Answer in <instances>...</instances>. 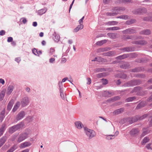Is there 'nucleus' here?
<instances>
[{
    "instance_id": "4468645a",
    "label": "nucleus",
    "mask_w": 152,
    "mask_h": 152,
    "mask_svg": "<svg viewBox=\"0 0 152 152\" xmlns=\"http://www.w3.org/2000/svg\"><path fill=\"white\" fill-rule=\"evenodd\" d=\"M53 38L55 41L56 42H58L60 39L59 36L55 32L53 34Z\"/></svg>"
},
{
    "instance_id": "0e129e2a",
    "label": "nucleus",
    "mask_w": 152,
    "mask_h": 152,
    "mask_svg": "<svg viewBox=\"0 0 152 152\" xmlns=\"http://www.w3.org/2000/svg\"><path fill=\"white\" fill-rule=\"evenodd\" d=\"M0 83L3 85H4L5 83L4 80L2 79H0Z\"/></svg>"
},
{
    "instance_id": "49530a36",
    "label": "nucleus",
    "mask_w": 152,
    "mask_h": 152,
    "mask_svg": "<svg viewBox=\"0 0 152 152\" xmlns=\"http://www.w3.org/2000/svg\"><path fill=\"white\" fill-rule=\"evenodd\" d=\"M152 145L151 143H150L147 144L146 146V148L148 150H152V148L151 146Z\"/></svg>"
},
{
    "instance_id": "c756f323",
    "label": "nucleus",
    "mask_w": 152,
    "mask_h": 152,
    "mask_svg": "<svg viewBox=\"0 0 152 152\" xmlns=\"http://www.w3.org/2000/svg\"><path fill=\"white\" fill-rule=\"evenodd\" d=\"M136 96H133L129 97L125 100L126 102H131L136 99Z\"/></svg>"
},
{
    "instance_id": "4be33fe9",
    "label": "nucleus",
    "mask_w": 152,
    "mask_h": 152,
    "mask_svg": "<svg viewBox=\"0 0 152 152\" xmlns=\"http://www.w3.org/2000/svg\"><path fill=\"white\" fill-rule=\"evenodd\" d=\"M20 105V103L19 102H17L14 106L12 110V111L13 112H15L19 107Z\"/></svg>"
},
{
    "instance_id": "2eb2a0df",
    "label": "nucleus",
    "mask_w": 152,
    "mask_h": 152,
    "mask_svg": "<svg viewBox=\"0 0 152 152\" xmlns=\"http://www.w3.org/2000/svg\"><path fill=\"white\" fill-rule=\"evenodd\" d=\"M151 33V31L149 29H145L140 31V34H141L148 35Z\"/></svg>"
},
{
    "instance_id": "5701e85b",
    "label": "nucleus",
    "mask_w": 152,
    "mask_h": 152,
    "mask_svg": "<svg viewBox=\"0 0 152 152\" xmlns=\"http://www.w3.org/2000/svg\"><path fill=\"white\" fill-rule=\"evenodd\" d=\"M107 35L110 38L113 39H115L116 37L117 34L114 33H108Z\"/></svg>"
},
{
    "instance_id": "09e8293b",
    "label": "nucleus",
    "mask_w": 152,
    "mask_h": 152,
    "mask_svg": "<svg viewBox=\"0 0 152 152\" xmlns=\"http://www.w3.org/2000/svg\"><path fill=\"white\" fill-rule=\"evenodd\" d=\"M124 51L129 52L132 51V50L131 48L129 47H126L124 49Z\"/></svg>"
},
{
    "instance_id": "8fccbe9b",
    "label": "nucleus",
    "mask_w": 152,
    "mask_h": 152,
    "mask_svg": "<svg viewBox=\"0 0 152 152\" xmlns=\"http://www.w3.org/2000/svg\"><path fill=\"white\" fill-rule=\"evenodd\" d=\"M84 16H83L80 19L79 21V23L80 25L83 24V20H84Z\"/></svg>"
},
{
    "instance_id": "f03ea898",
    "label": "nucleus",
    "mask_w": 152,
    "mask_h": 152,
    "mask_svg": "<svg viewBox=\"0 0 152 152\" xmlns=\"http://www.w3.org/2000/svg\"><path fill=\"white\" fill-rule=\"evenodd\" d=\"M148 116V114H145L142 115V116L140 117L137 116L134 117H132L128 119V121L129 124H131L137 121L138 120H142L144 119Z\"/></svg>"
},
{
    "instance_id": "c85d7f7f",
    "label": "nucleus",
    "mask_w": 152,
    "mask_h": 152,
    "mask_svg": "<svg viewBox=\"0 0 152 152\" xmlns=\"http://www.w3.org/2000/svg\"><path fill=\"white\" fill-rule=\"evenodd\" d=\"M13 102L12 101H10L7 107V109L8 110L10 111L11 110L13 106Z\"/></svg>"
},
{
    "instance_id": "bf43d9fd",
    "label": "nucleus",
    "mask_w": 152,
    "mask_h": 152,
    "mask_svg": "<svg viewBox=\"0 0 152 152\" xmlns=\"http://www.w3.org/2000/svg\"><path fill=\"white\" fill-rule=\"evenodd\" d=\"M32 52L33 54L36 55V54L37 53V50L35 48H34L32 50Z\"/></svg>"
},
{
    "instance_id": "f8f14e48",
    "label": "nucleus",
    "mask_w": 152,
    "mask_h": 152,
    "mask_svg": "<svg viewBox=\"0 0 152 152\" xmlns=\"http://www.w3.org/2000/svg\"><path fill=\"white\" fill-rule=\"evenodd\" d=\"M139 131L137 129H133L130 132V134L132 136H134L138 134Z\"/></svg>"
},
{
    "instance_id": "603ef678",
    "label": "nucleus",
    "mask_w": 152,
    "mask_h": 152,
    "mask_svg": "<svg viewBox=\"0 0 152 152\" xmlns=\"http://www.w3.org/2000/svg\"><path fill=\"white\" fill-rule=\"evenodd\" d=\"M143 20L146 21H150V17H145L143 18Z\"/></svg>"
},
{
    "instance_id": "7c9ffc66",
    "label": "nucleus",
    "mask_w": 152,
    "mask_h": 152,
    "mask_svg": "<svg viewBox=\"0 0 152 152\" xmlns=\"http://www.w3.org/2000/svg\"><path fill=\"white\" fill-rule=\"evenodd\" d=\"M5 129V125L3 124L0 129V136L2 135Z\"/></svg>"
},
{
    "instance_id": "f257e3e1",
    "label": "nucleus",
    "mask_w": 152,
    "mask_h": 152,
    "mask_svg": "<svg viewBox=\"0 0 152 152\" xmlns=\"http://www.w3.org/2000/svg\"><path fill=\"white\" fill-rule=\"evenodd\" d=\"M125 8L123 7H115L113 9V12H107L106 15L107 16H114L120 13L121 11L125 10Z\"/></svg>"
},
{
    "instance_id": "f704fd0d",
    "label": "nucleus",
    "mask_w": 152,
    "mask_h": 152,
    "mask_svg": "<svg viewBox=\"0 0 152 152\" xmlns=\"http://www.w3.org/2000/svg\"><path fill=\"white\" fill-rule=\"evenodd\" d=\"M118 22L114 21L108 22L107 23V24L109 25H116L118 24Z\"/></svg>"
},
{
    "instance_id": "79ce46f5",
    "label": "nucleus",
    "mask_w": 152,
    "mask_h": 152,
    "mask_svg": "<svg viewBox=\"0 0 152 152\" xmlns=\"http://www.w3.org/2000/svg\"><path fill=\"white\" fill-rule=\"evenodd\" d=\"M33 119V117L31 116H29L26 118V120L29 122L32 121Z\"/></svg>"
},
{
    "instance_id": "9d476101",
    "label": "nucleus",
    "mask_w": 152,
    "mask_h": 152,
    "mask_svg": "<svg viewBox=\"0 0 152 152\" xmlns=\"http://www.w3.org/2000/svg\"><path fill=\"white\" fill-rule=\"evenodd\" d=\"M31 144V143L30 142H25L23 143H21L19 147L20 148H23L28 147L30 146Z\"/></svg>"
},
{
    "instance_id": "338daca9",
    "label": "nucleus",
    "mask_w": 152,
    "mask_h": 152,
    "mask_svg": "<svg viewBox=\"0 0 152 152\" xmlns=\"http://www.w3.org/2000/svg\"><path fill=\"white\" fill-rule=\"evenodd\" d=\"M66 60L65 58H64L61 59V62L62 63H65L66 61Z\"/></svg>"
},
{
    "instance_id": "a18cd8bd",
    "label": "nucleus",
    "mask_w": 152,
    "mask_h": 152,
    "mask_svg": "<svg viewBox=\"0 0 152 152\" xmlns=\"http://www.w3.org/2000/svg\"><path fill=\"white\" fill-rule=\"evenodd\" d=\"M68 79V78L67 77H65L62 80V82H59V88L61 87V85H62V83L63 82H64L66 80H67Z\"/></svg>"
},
{
    "instance_id": "ea45409f",
    "label": "nucleus",
    "mask_w": 152,
    "mask_h": 152,
    "mask_svg": "<svg viewBox=\"0 0 152 152\" xmlns=\"http://www.w3.org/2000/svg\"><path fill=\"white\" fill-rule=\"evenodd\" d=\"M113 53L111 51H109L108 52H107V53H103V55L104 56H110L112 55Z\"/></svg>"
},
{
    "instance_id": "bb28decb",
    "label": "nucleus",
    "mask_w": 152,
    "mask_h": 152,
    "mask_svg": "<svg viewBox=\"0 0 152 152\" xmlns=\"http://www.w3.org/2000/svg\"><path fill=\"white\" fill-rule=\"evenodd\" d=\"M150 140V139L148 137H145L144 138L141 142V144L142 145H145L147 142H148Z\"/></svg>"
},
{
    "instance_id": "a878e982",
    "label": "nucleus",
    "mask_w": 152,
    "mask_h": 152,
    "mask_svg": "<svg viewBox=\"0 0 152 152\" xmlns=\"http://www.w3.org/2000/svg\"><path fill=\"white\" fill-rule=\"evenodd\" d=\"M136 85V83L134 80H132L127 83L126 86H131Z\"/></svg>"
},
{
    "instance_id": "6e6552de",
    "label": "nucleus",
    "mask_w": 152,
    "mask_h": 152,
    "mask_svg": "<svg viewBox=\"0 0 152 152\" xmlns=\"http://www.w3.org/2000/svg\"><path fill=\"white\" fill-rule=\"evenodd\" d=\"M25 113L23 111L19 112L16 116V119L17 121L20 120L22 119L25 116Z\"/></svg>"
},
{
    "instance_id": "39448f33",
    "label": "nucleus",
    "mask_w": 152,
    "mask_h": 152,
    "mask_svg": "<svg viewBox=\"0 0 152 152\" xmlns=\"http://www.w3.org/2000/svg\"><path fill=\"white\" fill-rule=\"evenodd\" d=\"M28 133L26 132L20 134L17 139L18 142L20 143L25 140L28 137Z\"/></svg>"
},
{
    "instance_id": "4d7b16f0",
    "label": "nucleus",
    "mask_w": 152,
    "mask_h": 152,
    "mask_svg": "<svg viewBox=\"0 0 152 152\" xmlns=\"http://www.w3.org/2000/svg\"><path fill=\"white\" fill-rule=\"evenodd\" d=\"M15 61L18 63H19L21 61V59L19 57L16 58H15Z\"/></svg>"
},
{
    "instance_id": "6ab92c4d",
    "label": "nucleus",
    "mask_w": 152,
    "mask_h": 152,
    "mask_svg": "<svg viewBox=\"0 0 152 152\" xmlns=\"http://www.w3.org/2000/svg\"><path fill=\"white\" fill-rule=\"evenodd\" d=\"M124 110V109L123 108H120L119 109H117V110L114 111L113 113L114 115H117L122 112Z\"/></svg>"
},
{
    "instance_id": "20e7f679",
    "label": "nucleus",
    "mask_w": 152,
    "mask_h": 152,
    "mask_svg": "<svg viewBox=\"0 0 152 152\" xmlns=\"http://www.w3.org/2000/svg\"><path fill=\"white\" fill-rule=\"evenodd\" d=\"M147 12V9L144 7L139 8L133 11L134 14H143L146 13Z\"/></svg>"
},
{
    "instance_id": "aec40b11",
    "label": "nucleus",
    "mask_w": 152,
    "mask_h": 152,
    "mask_svg": "<svg viewBox=\"0 0 152 152\" xmlns=\"http://www.w3.org/2000/svg\"><path fill=\"white\" fill-rule=\"evenodd\" d=\"M146 104V102H142L140 103L137 106V109H140L142 107H144Z\"/></svg>"
},
{
    "instance_id": "c03bdc74",
    "label": "nucleus",
    "mask_w": 152,
    "mask_h": 152,
    "mask_svg": "<svg viewBox=\"0 0 152 152\" xmlns=\"http://www.w3.org/2000/svg\"><path fill=\"white\" fill-rule=\"evenodd\" d=\"M120 66L121 68L126 69L128 66V65L127 64H124L121 65H120Z\"/></svg>"
},
{
    "instance_id": "cd10ccee",
    "label": "nucleus",
    "mask_w": 152,
    "mask_h": 152,
    "mask_svg": "<svg viewBox=\"0 0 152 152\" xmlns=\"http://www.w3.org/2000/svg\"><path fill=\"white\" fill-rule=\"evenodd\" d=\"M120 27L117 26H115L113 27L108 28H107V30H109L111 31L113 30H117L120 29Z\"/></svg>"
},
{
    "instance_id": "72a5a7b5",
    "label": "nucleus",
    "mask_w": 152,
    "mask_h": 152,
    "mask_svg": "<svg viewBox=\"0 0 152 152\" xmlns=\"http://www.w3.org/2000/svg\"><path fill=\"white\" fill-rule=\"evenodd\" d=\"M5 95V91H1L0 94V101L3 100Z\"/></svg>"
},
{
    "instance_id": "f3484780",
    "label": "nucleus",
    "mask_w": 152,
    "mask_h": 152,
    "mask_svg": "<svg viewBox=\"0 0 152 152\" xmlns=\"http://www.w3.org/2000/svg\"><path fill=\"white\" fill-rule=\"evenodd\" d=\"M47 11V8H45L43 9L39 10L37 12L38 14L39 15H41L45 13Z\"/></svg>"
},
{
    "instance_id": "b1692460",
    "label": "nucleus",
    "mask_w": 152,
    "mask_h": 152,
    "mask_svg": "<svg viewBox=\"0 0 152 152\" xmlns=\"http://www.w3.org/2000/svg\"><path fill=\"white\" fill-rule=\"evenodd\" d=\"M150 132V131L147 128H144L143 129V132L142 134V136H144Z\"/></svg>"
},
{
    "instance_id": "393cba45",
    "label": "nucleus",
    "mask_w": 152,
    "mask_h": 152,
    "mask_svg": "<svg viewBox=\"0 0 152 152\" xmlns=\"http://www.w3.org/2000/svg\"><path fill=\"white\" fill-rule=\"evenodd\" d=\"M116 136L115 134L108 135L106 136V139L107 140H110L115 138Z\"/></svg>"
},
{
    "instance_id": "de8ad7c7",
    "label": "nucleus",
    "mask_w": 152,
    "mask_h": 152,
    "mask_svg": "<svg viewBox=\"0 0 152 152\" xmlns=\"http://www.w3.org/2000/svg\"><path fill=\"white\" fill-rule=\"evenodd\" d=\"M136 38H135L134 37L132 36H127L126 38L125 39H135Z\"/></svg>"
},
{
    "instance_id": "69168bd1",
    "label": "nucleus",
    "mask_w": 152,
    "mask_h": 152,
    "mask_svg": "<svg viewBox=\"0 0 152 152\" xmlns=\"http://www.w3.org/2000/svg\"><path fill=\"white\" fill-rule=\"evenodd\" d=\"M22 22L24 23H26L27 22V20L26 18H22Z\"/></svg>"
},
{
    "instance_id": "c9c22d12",
    "label": "nucleus",
    "mask_w": 152,
    "mask_h": 152,
    "mask_svg": "<svg viewBox=\"0 0 152 152\" xmlns=\"http://www.w3.org/2000/svg\"><path fill=\"white\" fill-rule=\"evenodd\" d=\"M59 88L60 96L63 99H64V95L63 93V91L61 87Z\"/></svg>"
},
{
    "instance_id": "3c124183",
    "label": "nucleus",
    "mask_w": 152,
    "mask_h": 152,
    "mask_svg": "<svg viewBox=\"0 0 152 152\" xmlns=\"http://www.w3.org/2000/svg\"><path fill=\"white\" fill-rule=\"evenodd\" d=\"M102 83L104 85H106L108 83L107 80L106 79H102Z\"/></svg>"
},
{
    "instance_id": "1a4fd4ad",
    "label": "nucleus",
    "mask_w": 152,
    "mask_h": 152,
    "mask_svg": "<svg viewBox=\"0 0 152 152\" xmlns=\"http://www.w3.org/2000/svg\"><path fill=\"white\" fill-rule=\"evenodd\" d=\"M136 32V31L135 29L131 28L127 29L123 31V33L125 34H133L135 33Z\"/></svg>"
},
{
    "instance_id": "6e6d98bb",
    "label": "nucleus",
    "mask_w": 152,
    "mask_h": 152,
    "mask_svg": "<svg viewBox=\"0 0 152 152\" xmlns=\"http://www.w3.org/2000/svg\"><path fill=\"white\" fill-rule=\"evenodd\" d=\"M87 80L88 82L87 83V84L88 85L90 84L91 83V80L90 78H87Z\"/></svg>"
},
{
    "instance_id": "473e14b6",
    "label": "nucleus",
    "mask_w": 152,
    "mask_h": 152,
    "mask_svg": "<svg viewBox=\"0 0 152 152\" xmlns=\"http://www.w3.org/2000/svg\"><path fill=\"white\" fill-rule=\"evenodd\" d=\"M128 57V55L127 54H124L122 55L118 56L117 57L118 59H122L126 58Z\"/></svg>"
},
{
    "instance_id": "423d86ee",
    "label": "nucleus",
    "mask_w": 152,
    "mask_h": 152,
    "mask_svg": "<svg viewBox=\"0 0 152 152\" xmlns=\"http://www.w3.org/2000/svg\"><path fill=\"white\" fill-rule=\"evenodd\" d=\"M22 126L21 124H18L10 128L9 132L10 133H12L16 130L20 129Z\"/></svg>"
},
{
    "instance_id": "e2e57ef3",
    "label": "nucleus",
    "mask_w": 152,
    "mask_h": 152,
    "mask_svg": "<svg viewBox=\"0 0 152 152\" xmlns=\"http://www.w3.org/2000/svg\"><path fill=\"white\" fill-rule=\"evenodd\" d=\"M120 97L119 96L115 97L113 99V101H115L118 100L120 99Z\"/></svg>"
},
{
    "instance_id": "4c0bfd02",
    "label": "nucleus",
    "mask_w": 152,
    "mask_h": 152,
    "mask_svg": "<svg viewBox=\"0 0 152 152\" xmlns=\"http://www.w3.org/2000/svg\"><path fill=\"white\" fill-rule=\"evenodd\" d=\"M17 148V146L16 145H14L7 152H12L15 150Z\"/></svg>"
},
{
    "instance_id": "dca6fc26",
    "label": "nucleus",
    "mask_w": 152,
    "mask_h": 152,
    "mask_svg": "<svg viewBox=\"0 0 152 152\" xmlns=\"http://www.w3.org/2000/svg\"><path fill=\"white\" fill-rule=\"evenodd\" d=\"M134 43L135 44L144 45L147 44V42L144 40H139L135 42Z\"/></svg>"
},
{
    "instance_id": "7ed1b4c3",
    "label": "nucleus",
    "mask_w": 152,
    "mask_h": 152,
    "mask_svg": "<svg viewBox=\"0 0 152 152\" xmlns=\"http://www.w3.org/2000/svg\"><path fill=\"white\" fill-rule=\"evenodd\" d=\"M84 130L85 133L89 139H91L95 135V132L92 130L89 129L86 127H85Z\"/></svg>"
},
{
    "instance_id": "774afa93",
    "label": "nucleus",
    "mask_w": 152,
    "mask_h": 152,
    "mask_svg": "<svg viewBox=\"0 0 152 152\" xmlns=\"http://www.w3.org/2000/svg\"><path fill=\"white\" fill-rule=\"evenodd\" d=\"M103 2L105 4L108 3L110 1V0H103Z\"/></svg>"
},
{
    "instance_id": "ddd939ff",
    "label": "nucleus",
    "mask_w": 152,
    "mask_h": 152,
    "mask_svg": "<svg viewBox=\"0 0 152 152\" xmlns=\"http://www.w3.org/2000/svg\"><path fill=\"white\" fill-rule=\"evenodd\" d=\"M75 124L76 127L78 129H80L83 127L82 123L80 121H76Z\"/></svg>"
},
{
    "instance_id": "5fc2aeb1",
    "label": "nucleus",
    "mask_w": 152,
    "mask_h": 152,
    "mask_svg": "<svg viewBox=\"0 0 152 152\" xmlns=\"http://www.w3.org/2000/svg\"><path fill=\"white\" fill-rule=\"evenodd\" d=\"M13 40V38L11 37H9L7 39V42H12Z\"/></svg>"
},
{
    "instance_id": "2f4dec72",
    "label": "nucleus",
    "mask_w": 152,
    "mask_h": 152,
    "mask_svg": "<svg viewBox=\"0 0 152 152\" xmlns=\"http://www.w3.org/2000/svg\"><path fill=\"white\" fill-rule=\"evenodd\" d=\"M107 42V40L104 39V40L101 41H99V42H97L96 43V44L97 45L100 46V45H102L103 44L106 43Z\"/></svg>"
},
{
    "instance_id": "13d9d810",
    "label": "nucleus",
    "mask_w": 152,
    "mask_h": 152,
    "mask_svg": "<svg viewBox=\"0 0 152 152\" xmlns=\"http://www.w3.org/2000/svg\"><path fill=\"white\" fill-rule=\"evenodd\" d=\"M119 1L121 2H131L132 1V0H119Z\"/></svg>"
},
{
    "instance_id": "412c9836",
    "label": "nucleus",
    "mask_w": 152,
    "mask_h": 152,
    "mask_svg": "<svg viewBox=\"0 0 152 152\" xmlns=\"http://www.w3.org/2000/svg\"><path fill=\"white\" fill-rule=\"evenodd\" d=\"M6 139L7 138L6 136L3 137L0 139V148L5 143Z\"/></svg>"
},
{
    "instance_id": "052dcab7",
    "label": "nucleus",
    "mask_w": 152,
    "mask_h": 152,
    "mask_svg": "<svg viewBox=\"0 0 152 152\" xmlns=\"http://www.w3.org/2000/svg\"><path fill=\"white\" fill-rule=\"evenodd\" d=\"M5 31L4 30H2L0 31V35L1 36H2L4 35L5 34Z\"/></svg>"
},
{
    "instance_id": "e433bc0d",
    "label": "nucleus",
    "mask_w": 152,
    "mask_h": 152,
    "mask_svg": "<svg viewBox=\"0 0 152 152\" xmlns=\"http://www.w3.org/2000/svg\"><path fill=\"white\" fill-rule=\"evenodd\" d=\"M104 60V58H100L99 57H96L95 58L92 60V61H103Z\"/></svg>"
},
{
    "instance_id": "680f3d73",
    "label": "nucleus",
    "mask_w": 152,
    "mask_h": 152,
    "mask_svg": "<svg viewBox=\"0 0 152 152\" xmlns=\"http://www.w3.org/2000/svg\"><path fill=\"white\" fill-rule=\"evenodd\" d=\"M55 59L54 58H51L49 59V62L51 63H53L55 61Z\"/></svg>"
},
{
    "instance_id": "864d4df0",
    "label": "nucleus",
    "mask_w": 152,
    "mask_h": 152,
    "mask_svg": "<svg viewBox=\"0 0 152 152\" xmlns=\"http://www.w3.org/2000/svg\"><path fill=\"white\" fill-rule=\"evenodd\" d=\"M42 53V52L41 50H37V52L36 54V56H39Z\"/></svg>"
},
{
    "instance_id": "a19ab883",
    "label": "nucleus",
    "mask_w": 152,
    "mask_h": 152,
    "mask_svg": "<svg viewBox=\"0 0 152 152\" xmlns=\"http://www.w3.org/2000/svg\"><path fill=\"white\" fill-rule=\"evenodd\" d=\"M117 18H119L121 19H123L126 20L128 18V16L127 15H121L118 17H117Z\"/></svg>"
},
{
    "instance_id": "a211bd4d",
    "label": "nucleus",
    "mask_w": 152,
    "mask_h": 152,
    "mask_svg": "<svg viewBox=\"0 0 152 152\" xmlns=\"http://www.w3.org/2000/svg\"><path fill=\"white\" fill-rule=\"evenodd\" d=\"M84 27V26L83 24H80L78 25L76 28L74 29V32H77L79 30L82 29Z\"/></svg>"
},
{
    "instance_id": "58836bf2",
    "label": "nucleus",
    "mask_w": 152,
    "mask_h": 152,
    "mask_svg": "<svg viewBox=\"0 0 152 152\" xmlns=\"http://www.w3.org/2000/svg\"><path fill=\"white\" fill-rule=\"evenodd\" d=\"M136 21V20L135 19H132L130 20L127 21L126 22V23L128 24H131L135 23Z\"/></svg>"
},
{
    "instance_id": "37998d69",
    "label": "nucleus",
    "mask_w": 152,
    "mask_h": 152,
    "mask_svg": "<svg viewBox=\"0 0 152 152\" xmlns=\"http://www.w3.org/2000/svg\"><path fill=\"white\" fill-rule=\"evenodd\" d=\"M55 49L53 48H51L50 50H49V53L50 55H53L54 54V53L55 52Z\"/></svg>"
},
{
    "instance_id": "9b49d317",
    "label": "nucleus",
    "mask_w": 152,
    "mask_h": 152,
    "mask_svg": "<svg viewBox=\"0 0 152 152\" xmlns=\"http://www.w3.org/2000/svg\"><path fill=\"white\" fill-rule=\"evenodd\" d=\"M29 102L28 98L27 97H25L22 100L21 104L23 107H25L27 105Z\"/></svg>"
},
{
    "instance_id": "0eeeda50",
    "label": "nucleus",
    "mask_w": 152,
    "mask_h": 152,
    "mask_svg": "<svg viewBox=\"0 0 152 152\" xmlns=\"http://www.w3.org/2000/svg\"><path fill=\"white\" fill-rule=\"evenodd\" d=\"M14 87L15 86L13 84L10 85L9 86L6 92V94L8 95H10L13 91Z\"/></svg>"
}]
</instances>
